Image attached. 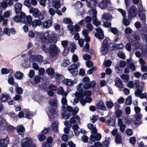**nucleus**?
<instances>
[{"instance_id": "nucleus-59", "label": "nucleus", "mask_w": 147, "mask_h": 147, "mask_svg": "<svg viewBox=\"0 0 147 147\" xmlns=\"http://www.w3.org/2000/svg\"><path fill=\"white\" fill-rule=\"evenodd\" d=\"M41 77L39 75L36 76L34 78V80L36 83H38L40 82Z\"/></svg>"}, {"instance_id": "nucleus-32", "label": "nucleus", "mask_w": 147, "mask_h": 147, "mask_svg": "<svg viewBox=\"0 0 147 147\" xmlns=\"http://www.w3.org/2000/svg\"><path fill=\"white\" fill-rule=\"evenodd\" d=\"M57 92L59 94L62 96H67V95L66 92H65L63 88L62 87H59L57 89Z\"/></svg>"}, {"instance_id": "nucleus-15", "label": "nucleus", "mask_w": 147, "mask_h": 147, "mask_svg": "<svg viewBox=\"0 0 147 147\" xmlns=\"http://www.w3.org/2000/svg\"><path fill=\"white\" fill-rule=\"evenodd\" d=\"M111 0H102L99 4L98 6L102 9H104L108 5H111Z\"/></svg>"}, {"instance_id": "nucleus-26", "label": "nucleus", "mask_w": 147, "mask_h": 147, "mask_svg": "<svg viewBox=\"0 0 147 147\" xmlns=\"http://www.w3.org/2000/svg\"><path fill=\"white\" fill-rule=\"evenodd\" d=\"M146 12L145 11H143L142 12H139L138 16L140 20L143 23L146 22Z\"/></svg>"}, {"instance_id": "nucleus-35", "label": "nucleus", "mask_w": 147, "mask_h": 147, "mask_svg": "<svg viewBox=\"0 0 147 147\" xmlns=\"http://www.w3.org/2000/svg\"><path fill=\"white\" fill-rule=\"evenodd\" d=\"M46 73L50 76L51 78H54L55 73L54 69L51 68H48L46 71Z\"/></svg>"}, {"instance_id": "nucleus-17", "label": "nucleus", "mask_w": 147, "mask_h": 147, "mask_svg": "<svg viewBox=\"0 0 147 147\" xmlns=\"http://www.w3.org/2000/svg\"><path fill=\"white\" fill-rule=\"evenodd\" d=\"M115 85L119 89H121L123 88V83L119 78H116L115 80Z\"/></svg>"}, {"instance_id": "nucleus-13", "label": "nucleus", "mask_w": 147, "mask_h": 147, "mask_svg": "<svg viewBox=\"0 0 147 147\" xmlns=\"http://www.w3.org/2000/svg\"><path fill=\"white\" fill-rule=\"evenodd\" d=\"M68 70L73 76L77 75L78 73V69L76 68V65L74 64L69 66L68 67Z\"/></svg>"}, {"instance_id": "nucleus-24", "label": "nucleus", "mask_w": 147, "mask_h": 147, "mask_svg": "<svg viewBox=\"0 0 147 147\" xmlns=\"http://www.w3.org/2000/svg\"><path fill=\"white\" fill-rule=\"evenodd\" d=\"M112 19V16L108 13H104L102 16V19L103 22L108 21Z\"/></svg>"}, {"instance_id": "nucleus-14", "label": "nucleus", "mask_w": 147, "mask_h": 147, "mask_svg": "<svg viewBox=\"0 0 147 147\" xmlns=\"http://www.w3.org/2000/svg\"><path fill=\"white\" fill-rule=\"evenodd\" d=\"M25 17V13L21 12L20 16H16L13 18V20L16 22H20L21 21L23 23V20Z\"/></svg>"}, {"instance_id": "nucleus-19", "label": "nucleus", "mask_w": 147, "mask_h": 147, "mask_svg": "<svg viewBox=\"0 0 147 147\" xmlns=\"http://www.w3.org/2000/svg\"><path fill=\"white\" fill-rule=\"evenodd\" d=\"M75 81H74L70 79H64L62 81V82L63 84L66 85L71 86L74 84L76 83L77 82V81L76 79L75 80Z\"/></svg>"}, {"instance_id": "nucleus-63", "label": "nucleus", "mask_w": 147, "mask_h": 147, "mask_svg": "<svg viewBox=\"0 0 147 147\" xmlns=\"http://www.w3.org/2000/svg\"><path fill=\"white\" fill-rule=\"evenodd\" d=\"M118 57L123 59H124L125 58V54L122 52H119L118 54Z\"/></svg>"}, {"instance_id": "nucleus-49", "label": "nucleus", "mask_w": 147, "mask_h": 147, "mask_svg": "<svg viewBox=\"0 0 147 147\" xmlns=\"http://www.w3.org/2000/svg\"><path fill=\"white\" fill-rule=\"evenodd\" d=\"M133 49L134 50H136L138 49H140L141 47V45L139 42H136L132 46Z\"/></svg>"}, {"instance_id": "nucleus-42", "label": "nucleus", "mask_w": 147, "mask_h": 147, "mask_svg": "<svg viewBox=\"0 0 147 147\" xmlns=\"http://www.w3.org/2000/svg\"><path fill=\"white\" fill-rule=\"evenodd\" d=\"M78 92L82 94L83 95V97L84 96H90L92 94V92L90 90L84 91L82 90L81 92L79 91Z\"/></svg>"}, {"instance_id": "nucleus-29", "label": "nucleus", "mask_w": 147, "mask_h": 147, "mask_svg": "<svg viewBox=\"0 0 147 147\" xmlns=\"http://www.w3.org/2000/svg\"><path fill=\"white\" fill-rule=\"evenodd\" d=\"M9 139L7 137L0 140V147L6 146L9 143Z\"/></svg>"}, {"instance_id": "nucleus-12", "label": "nucleus", "mask_w": 147, "mask_h": 147, "mask_svg": "<svg viewBox=\"0 0 147 147\" xmlns=\"http://www.w3.org/2000/svg\"><path fill=\"white\" fill-rule=\"evenodd\" d=\"M96 32L94 34V36L98 39L102 40L104 37L103 32L100 28H97L96 29Z\"/></svg>"}, {"instance_id": "nucleus-47", "label": "nucleus", "mask_w": 147, "mask_h": 147, "mask_svg": "<svg viewBox=\"0 0 147 147\" xmlns=\"http://www.w3.org/2000/svg\"><path fill=\"white\" fill-rule=\"evenodd\" d=\"M54 76V78L56 79L57 82H59L60 80H62L63 76L61 74L55 73Z\"/></svg>"}, {"instance_id": "nucleus-18", "label": "nucleus", "mask_w": 147, "mask_h": 147, "mask_svg": "<svg viewBox=\"0 0 147 147\" xmlns=\"http://www.w3.org/2000/svg\"><path fill=\"white\" fill-rule=\"evenodd\" d=\"M106 124L107 125L113 126L115 124V120L114 118H111V117L107 116H106Z\"/></svg>"}, {"instance_id": "nucleus-31", "label": "nucleus", "mask_w": 147, "mask_h": 147, "mask_svg": "<svg viewBox=\"0 0 147 147\" xmlns=\"http://www.w3.org/2000/svg\"><path fill=\"white\" fill-rule=\"evenodd\" d=\"M50 3H52L53 6L56 9H58L60 7L61 4L60 2L57 1H54L53 0H49Z\"/></svg>"}, {"instance_id": "nucleus-22", "label": "nucleus", "mask_w": 147, "mask_h": 147, "mask_svg": "<svg viewBox=\"0 0 147 147\" xmlns=\"http://www.w3.org/2000/svg\"><path fill=\"white\" fill-rule=\"evenodd\" d=\"M22 5L19 3H17L15 5V10L16 14H18L20 13L22 11Z\"/></svg>"}, {"instance_id": "nucleus-1", "label": "nucleus", "mask_w": 147, "mask_h": 147, "mask_svg": "<svg viewBox=\"0 0 147 147\" xmlns=\"http://www.w3.org/2000/svg\"><path fill=\"white\" fill-rule=\"evenodd\" d=\"M55 34L54 32L47 30L46 32L41 34L40 38L43 42L45 43H56L57 40L54 38Z\"/></svg>"}, {"instance_id": "nucleus-48", "label": "nucleus", "mask_w": 147, "mask_h": 147, "mask_svg": "<svg viewBox=\"0 0 147 147\" xmlns=\"http://www.w3.org/2000/svg\"><path fill=\"white\" fill-rule=\"evenodd\" d=\"M132 97L130 96H128L125 102V103L127 105H130L132 104Z\"/></svg>"}, {"instance_id": "nucleus-30", "label": "nucleus", "mask_w": 147, "mask_h": 147, "mask_svg": "<svg viewBox=\"0 0 147 147\" xmlns=\"http://www.w3.org/2000/svg\"><path fill=\"white\" fill-rule=\"evenodd\" d=\"M63 97L62 98L61 101L62 103L63 104V106L62 107V109L63 111H65L66 110V108L67 106V100L66 98V96H62Z\"/></svg>"}, {"instance_id": "nucleus-4", "label": "nucleus", "mask_w": 147, "mask_h": 147, "mask_svg": "<svg viewBox=\"0 0 147 147\" xmlns=\"http://www.w3.org/2000/svg\"><path fill=\"white\" fill-rule=\"evenodd\" d=\"M22 147H35V144L33 143L32 139L28 137L23 138L21 141Z\"/></svg>"}, {"instance_id": "nucleus-8", "label": "nucleus", "mask_w": 147, "mask_h": 147, "mask_svg": "<svg viewBox=\"0 0 147 147\" xmlns=\"http://www.w3.org/2000/svg\"><path fill=\"white\" fill-rule=\"evenodd\" d=\"M137 13V9L134 5L131 6L129 8L128 13V17L129 19H131L136 16Z\"/></svg>"}, {"instance_id": "nucleus-20", "label": "nucleus", "mask_w": 147, "mask_h": 147, "mask_svg": "<svg viewBox=\"0 0 147 147\" xmlns=\"http://www.w3.org/2000/svg\"><path fill=\"white\" fill-rule=\"evenodd\" d=\"M25 131V128L22 125H20L17 126V132L22 137H24Z\"/></svg>"}, {"instance_id": "nucleus-43", "label": "nucleus", "mask_w": 147, "mask_h": 147, "mask_svg": "<svg viewBox=\"0 0 147 147\" xmlns=\"http://www.w3.org/2000/svg\"><path fill=\"white\" fill-rule=\"evenodd\" d=\"M6 120L0 115V127H3L7 124Z\"/></svg>"}, {"instance_id": "nucleus-21", "label": "nucleus", "mask_w": 147, "mask_h": 147, "mask_svg": "<svg viewBox=\"0 0 147 147\" xmlns=\"http://www.w3.org/2000/svg\"><path fill=\"white\" fill-rule=\"evenodd\" d=\"M118 125L119 127V129L122 133L124 132L126 128V125L123 124L122 120L121 118L118 119Z\"/></svg>"}, {"instance_id": "nucleus-37", "label": "nucleus", "mask_w": 147, "mask_h": 147, "mask_svg": "<svg viewBox=\"0 0 147 147\" xmlns=\"http://www.w3.org/2000/svg\"><path fill=\"white\" fill-rule=\"evenodd\" d=\"M120 77L124 82H127L129 79V76L127 74H123L121 75Z\"/></svg>"}, {"instance_id": "nucleus-2", "label": "nucleus", "mask_w": 147, "mask_h": 147, "mask_svg": "<svg viewBox=\"0 0 147 147\" xmlns=\"http://www.w3.org/2000/svg\"><path fill=\"white\" fill-rule=\"evenodd\" d=\"M50 103L51 107L49 108V112L51 114V115L50 116L49 114L47 113L50 120L52 121V118L55 117L54 115H56L57 114V108L58 106V103L56 100L50 101Z\"/></svg>"}, {"instance_id": "nucleus-9", "label": "nucleus", "mask_w": 147, "mask_h": 147, "mask_svg": "<svg viewBox=\"0 0 147 147\" xmlns=\"http://www.w3.org/2000/svg\"><path fill=\"white\" fill-rule=\"evenodd\" d=\"M73 111H74V110L73 108L71 106H68L67 105L65 111H63L64 113L62 114V117L64 119H67L71 116V114L70 112H71L73 114Z\"/></svg>"}, {"instance_id": "nucleus-6", "label": "nucleus", "mask_w": 147, "mask_h": 147, "mask_svg": "<svg viewBox=\"0 0 147 147\" xmlns=\"http://www.w3.org/2000/svg\"><path fill=\"white\" fill-rule=\"evenodd\" d=\"M96 13L97 11L94 9H92L90 12V14L92 18L93 24L96 26H97L100 24L101 22L98 21V19L97 18Z\"/></svg>"}, {"instance_id": "nucleus-5", "label": "nucleus", "mask_w": 147, "mask_h": 147, "mask_svg": "<svg viewBox=\"0 0 147 147\" xmlns=\"http://www.w3.org/2000/svg\"><path fill=\"white\" fill-rule=\"evenodd\" d=\"M93 131V132L92 133L90 138V141L89 143L91 144H92L95 140H100L101 138V135L100 134L97 133V130L95 129Z\"/></svg>"}, {"instance_id": "nucleus-39", "label": "nucleus", "mask_w": 147, "mask_h": 147, "mask_svg": "<svg viewBox=\"0 0 147 147\" xmlns=\"http://www.w3.org/2000/svg\"><path fill=\"white\" fill-rule=\"evenodd\" d=\"M45 17V13L43 11L42 12H41L40 11L38 13V14L36 18H38L39 20H38L40 21V20H43Z\"/></svg>"}, {"instance_id": "nucleus-40", "label": "nucleus", "mask_w": 147, "mask_h": 147, "mask_svg": "<svg viewBox=\"0 0 147 147\" xmlns=\"http://www.w3.org/2000/svg\"><path fill=\"white\" fill-rule=\"evenodd\" d=\"M40 23V21L38 20H35L31 22L30 25L33 28H34L37 26L39 25Z\"/></svg>"}, {"instance_id": "nucleus-36", "label": "nucleus", "mask_w": 147, "mask_h": 147, "mask_svg": "<svg viewBox=\"0 0 147 147\" xmlns=\"http://www.w3.org/2000/svg\"><path fill=\"white\" fill-rule=\"evenodd\" d=\"M143 88L142 87H140V88H137L136 90L135 91V95L136 97H140V96L142 92L143 91Z\"/></svg>"}, {"instance_id": "nucleus-58", "label": "nucleus", "mask_w": 147, "mask_h": 147, "mask_svg": "<svg viewBox=\"0 0 147 147\" xmlns=\"http://www.w3.org/2000/svg\"><path fill=\"white\" fill-rule=\"evenodd\" d=\"M118 11L120 12L123 16L124 18L126 17V12L124 10L121 9L119 8L117 9Z\"/></svg>"}, {"instance_id": "nucleus-10", "label": "nucleus", "mask_w": 147, "mask_h": 147, "mask_svg": "<svg viewBox=\"0 0 147 147\" xmlns=\"http://www.w3.org/2000/svg\"><path fill=\"white\" fill-rule=\"evenodd\" d=\"M59 51L58 48L55 45H51L49 47V52L51 56H56Z\"/></svg>"}, {"instance_id": "nucleus-51", "label": "nucleus", "mask_w": 147, "mask_h": 147, "mask_svg": "<svg viewBox=\"0 0 147 147\" xmlns=\"http://www.w3.org/2000/svg\"><path fill=\"white\" fill-rule=\"evenodd\" d=\"M53 142V138L51 137H49L46 141L47 143H45V144H43L42 145H44L45 147H47V144H51Z\"/></svg>"}, {"instance_id": "nucleus-23", "label": "nucleus", "mask_w": 147, "mask_h": 147, "mask_svg": "<svg viewBox=\"0 0 147 147\" xmlns=\"http://www.w3.org/2000/svg\"><path fill=\"white\" fill-rule=\"evenodd\" d=\"M40 11L37 8L31 7L29 10L30 13H32V16L36 18L37 16Z\"/></svg>"}, {"instance_id": "nucleus-25", "label": "nucleus", "mask_w": 147, "mask_h": 147, "mask_svg": "<svg viewBox=\"0 0 147 147\" xmlns=\"http://www.w3.org/2000/svg\"><path fill=\"white\" fill-rule=\"evenodd\" d=\"M32 20V17L28 15L27 16L25 15V17L23 20V23L25 24H28L29 25H30Z\"/></svg>"}, {"instance_id": "nucleus-64", "label": "nucleus", "mask_w": 147, "mask_h": 147, "mask_svg": "<svg viewBox=\"0 0 147 147\" xmlns=\"http://www.w3.org/2000/svg\"><path fill=\"white\" fill-rule=\"evenodd\" d=\"M90 80L88 77H86L83 78L82 79V82L85 84H87L89 82Z\"/></svg>"}, {"instance_id": "nucleus-33", "label": "nucleus", "mask_w": 147, "mask_h": 147, "mask_svg": "<svg viewBox=\"0 0 147 147\" xmlns=\"http://www.w3.org/2000/svg\"><path fill=\"white\" fill-rule=\"evenodd\" d=\"M96 83L94 81H91L90 83L87 84H85V89H87L95 87Z\"/></svg>"}, {"instance_id": "nucleus-16", "label": "nucleus", "mask_w": 147, "mask_h": 147, "mask_svg": "<svg viewBox=\"0 0 147 147\" xmlns=\"http://www.w3.org/2000/svg\"><path fill=\"white\" fill-rule=\"evenodd\" d=\"M96 105L97 109L99 110L104 111H105L107 110V108L104 102L102 100L99 101L96 103Z\"/></svg>"}, {"instance_id": "nucleus-53", "label": "nucleus", "mask_w": 147, "mask_h": 147, "mask_svg": "<svg viewBox=\"0 0 147 147\" xmlns=\"http://www.w3.org/2000/svg\"><path fill=\"white\" fill-rule=\"evenodd\" d=\"M87 126L89 129L91 130V133L93 132V131H94V130L95 129H96L95 127L94 126V125L91 123L88 124Z\"/></svg>"}, {"instance_id": "nucleus-45", "label": "nucleus", "mask_w": 147, "mask_h": 147, "mask_svg": "<svg viewBox=\"0 0 147 147\" xmlns=\"http://www.w3.org/2000/svg\"><path fill=\"white\" fill-rule=\"evenodd\" d=\"M85 84H84L83 83H79L78 85L76 86V88L78 90L81 92L82 90V89H85Z\"/></svg>"}, {"instance_id": "nucleus-46", "label": "nucleus", "mask_w": 147, "mask_h": 147, "mask_svg": "<svg viewBox=\"0 0 147 147\" xmlns=\"http://www.w3.org/2000/svg\"><path fill=\"white\" fill-rule=\"evenodd\" d=\"M121 136L119 134H117L115 137V142L117 144L121 143Z\"/></svg>"}, {"instance_id": "nucleus-3", "label": "nucleus", "mask_w": 147, "mask_h": 147, "mask_svg": "<svg viewBox=\"0 0 147 147\" xmlns=\"http://www.w3.org/2000/svg\"><path fill=\"white\" fill-rule=\"evenodd\" d=\"M75 96L79 98L80 103L83 106H84L86 102L90 103L92 101V98L90 97L86 96L84 99L83 95L78 92L75 93Z\"/></svg>"}, {"instance_id": "nucleus-52", "label": "nucleus", "mask_w": 147, "mask_h": 147, "mask_svg": "<svg viewBox=\"0 0 147 147\" xmlns=\"http://www.w3.org/2000/svg\"><path fill=\"white\" fill-rule=\"evenodd\" d=\"M70 64L69 60L67 59H64L62 62V65L64 67H67Z\"/></svg>"}, {"instance_id": "nucleus-54", "label": "nucleus", "mask_w": 147, "mask_h": 147, "mask_svg": "<svg viewBox=\"0 0 147 147\" xmlns=\"http://www.w3.org/2000/svg\"><path fill=\"white\" fill-rule=\"evenodd\" d=\"M98 117L97 115H92L90 117V120L92 123H94L98 119Z\"/></svg>"}, {"instance_id": "nucleus-27", "label": "nucleus", "mask_w": 147, "mask_h": 147, "mask_svg": "<svg viewBox=\"0 0 147 147\" xmlns=\"http://www.w3.org/2000/svg\"><path fill=\"white\" fill-rule=\"evenodd\" d=\"M31 57L34 61H37L39 63H41L43 60L42 56L40 55L32 56Z\"/></svg>"}, {"instance_id": "nucleus-44", "label": "nucleus", "mask_w": 147, "mask_h": 147, "mask_svg": "<svg viewBox=\"0 0 147 147\" xmlns=\"http://www.w3.org/2000/svg\"><path fill=\"white\" fill-rule=\"evenodd\" d=\"M106 139L102 144V146L103 147H108L110 144L109 140L110 139V138H106Z\"/></svg>"}, {"instance_id": "nucleus-61", "label": "nucleus", "mask_w": 147, "mask_h": 147, "mask_svg": "<svg viewBox=\"0 0 147 147\" xmlns=\"http://www.w3.org/2000/svg\"><path fill=\"white\" fill-rule=\"evenodd\" d=\"M0 5L3 8H6L8 6L7 3L5 1H3L1 3H0Z\"/></svg>"}, {"instance_id": "nucleus-28", "label": "nucleus", "mask_w": 147, "mask_h": 147, "mask_svg": "<svg viewBox=\"0 0 147 147\" xmlns=\"http://www.w3.org/2000/svg\"><path fill=\"white\" fill-rule=\"evenodd\" d=\"M52 24L53 22L51 20H48L43 22V27L46 29H48L52 26Z\"/></svg>"}, {"instance_id": "nucleus-7", "label": "nucleus", "mask_w": 147, "mask_h": 147, "mask_svg": "<svg viewBox=\"0 0 147 147\" xmlns=\"http://www.w3.org/2000/svg\"><path fill=\"white\" fill-rule=\"evenodd\" d=\"M108 39H105L102 44L100 52L103 55H106L108 52Z\"/></svg>"}, {"instance_id": "nucleus-41", "label": "nucleus", "mask_w": 147, "mask_h": 147, "mask_svg": "<svg viewBox=\"0 0 147 147\" xmlns=\"http://www.w3.org/2000/svg\"><path fill=\"white\" fill-rule=\"evenodd\" d=\"M24 74L20 71L16 72L15 75V78L18 80H21L23 78Z\"/></svg>"}, {"instance_id": "nucleus-56", "label": "nucleus", "mask_w": 147, "mask_h": 147, "mask_svg": "<svg viewBox=\"0 0 147 147\" xmlns=\"http://www.w3.org/2000/svg\"><path fill=\"white\" fill-rule=\"evenodd\" d=\"M106 104L107 107L109 109H111L113 106V103L111 101H107Z\"/></svg>"}, {"instance_id": "nucleus-11", "label": "nucleus", "mask_w": 147, "mask_h": 147, "mask_svg": "<svg viewBox=\"0 0 147 147\" xmlns=\"http://www.w3.org/2000/svg\"><path fill=\"white\" fill-rule=\"evenodd\" d=\"M80 28L78 24H76L74 26L72 25H69L67 26V28L70 31V33L73 35L76 32H78Z\"/></svg>"}, {"instance_id": "nucleus-55", "label": "nucleus", "mask_w": 147, "mask_h": 147, "mask_svg": "<svg viewBox=\"0 0 147 147\" xmlns=\"http://www.w3.org/2000/svg\"><path fill=\"white\" fill-rule=\"evenodd\" d=\"M63 22L66 24H72L73 22H72L71 20L69 18H66L64 19Z\"/></svg>"}, {"instance_id": "nucleus-38", "label": "nucleus", "mask_w": 147, "mask_h": 147, "mask_svg": "<svg viewBox=\"0 0 147 147\" xmlns=\"http://www.w3.org/2000/svg\"><path fill=\"white\" fill-rule=\"evenodd\" d=\"M58 122L57 121L53 122L51 126L52 129L54 131L57 132L58 131Z\"/></svg>"}, {"instance_id": "nucleus-57", "label": "nucleus", "mask_w": 147, "mask_h": 147, "mask_svg": "<svg viewBox=\"0 0 147 147\" xmlns=\"http://www.w3.org/2000/svg\"><path fill=\"white\" fill-rule=\"evenodd\" d=\"M109 30L111 31L113 34H116L117 33L118 30L116 28L111 27L110 28Z\"/></svg>"}, {"instance_id": "nucleus-34", "label": "nucleus", "mask_w": 147, "mask_h": 147, "mask_svg": "<svg viewBox=\"0 0 147 147\" xmlns=\"http://www.w3.org/2000/svg\"><path fill=\"white\" fill-rule=\"evenodd\" d=\"M0 100L2 102H5L9 98L8 94L6 93H3L0 96Z\"/></svg>"}, {"instance_id": "nucleus-50", "label": "nucleus", "mask_w": 147, "mask_h": 147, "mask_svg": "<svg viewBox=\"0 0 147 147\" xmlns=\"http://www.w3.org/2000/svg\"><path fill=\"white\" fill-rule=\"evenodd\" d=\"M122 113L123 112L122 110L117 109L115 111V116L119 118L122 115Z\"/></svg>"}, {"instance_id": "nucleus-62", "label": "nucleus", "mask_w": 147, "mask_h": 147, "mask_svg": "<svg viewBox=\"0 0 147 147\" xmlns=\"http://www.w3.org/2000/svg\"><path fill=\"white\" fill-rule=\"evenodd\" d=\"M104 63L106 67H109L111 65L112 62L110 60H108L105 61Z\"/></svg>"}, {"instance_id": "nucleus-60", "label": "nucleus", "mask_w": 147, "mask_h": 147, "mask_svg": "<svg viewBox=\"0 0 147 147\" xmlns=\"http://www.w3.org/2000/svg\"><path fill=\"white\" fill-rule=\"evenodd\" d=\"M12 14L11 10H8L5 12L4 14V16L6 18H8Z\"/></svg>"}]
</instances>
